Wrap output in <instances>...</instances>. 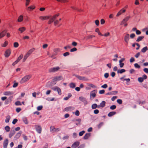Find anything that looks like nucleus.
I'll return each instance as SVG.
<instances>
[{
  "label": "nucleus",
  "instance_id": "nucleus-31",
  "mask_svg": "<svg viewBox=\"0 0 148 148\" xmlns=\"http://www.w3.org/2000/svg\"><path fill=\"white\" fill-rule=\"evenodd\" d=\"M29 56V55H28V54L26 53V54L24 56L23 58V62H25Z\"/></svg>",
  "mask_w": 148,
  "mask_h": 148
},
{
  "label": "nucleus",
  "instance_id": "nucleus-21",
  "mask_svg": "<svg viewBox=\"0 0 148 148\" xmlns=\"http://www.w3.org/2000/svg\"><path fill=\"white\" fill-rule=\"evenodd\" d=\"M6 32V31L4 30L0 33V39L5 35Z\"/></svg>",
  "mask_w": 148,
  "mask_h": 148
},
{
  "label": "nucleus",
  "instance_id": "nucleus-30",
  "mask_svg": "<svg viewBox=\"0 0 148 148\" xmlns=\"http://www.w3.org/2000/svg\"><path fill=\"white\" fill-rule=\"evenodd\" d=\"M30 3V0H25V6L26 7H27L29 4Z\"/></svg>",
  "mask_w": 148,
  "mask_h": 148
},
{
  "label": "nucleus",
  "instance_id": "nucleus-23",
  "mask_svg": "<svg viewBox=\"0 0 148 148\" xmlns=\"http://www.w3.org/2000/svg\"><path fill=\"white\" fill-rule=\"evenodd\" d=\"M26 29L25 27H22L19 28L18 29V30L21 33H22L25 31Z\"/></svg>",
  "mask_w": 148,
  "mask_h": 148
},
{
  "label": "nucleus",
  "instance_id": "nucleus-6",
  "mask_svg": "<svg viewBox=\"0 0 148 148\" xmlns=\"http://www.w3.org/2000/svg\"><path fill=\"white\" fill-rule=\"evenodd\" d=\"M147 78V76L144 74L143 76L142 77H139L138 78V81L140 82H143L144 79H146Z\"/></svg>",
  "mask_w": 148,
  "mask_h": 148
},
{
  "label": "nucleus",
  "instance_id": "nucleus-50",
  "mask_svg": "<svg viewBox=\"0 0 148 148\" xmlns=\"http://www.w3.org/2000/svg\"><path fill=\"white\" fill-rule=\"evenodd\" d=\"M77 50V49L76 48L74 47L70 50V51L71 52H73L75 51H76Z\"/></svg>",
  "mask_w": 148,
  "mask_h": 148
},
{
  "label": "nucleus",
  "instance_id": "nucleus-10",
  "mask_svg": "<svg viewBox=\"0 0 148 148\" xmlns=\"http://www.w3.org/2000/svg\"><path fill=\"white\" fill-rule=\"evenodd\" d=\"M125 11L126 10L124 9V8L122 9L117 13L116 15V16H119L120 15H121L123 13L125 12Z\"/></svg>",
  "mask_w": 148,
  "mask_h": 148
},
{
  "label": "nucleus",
  "instance_id": "nucleus-17",
  "mask_svg": "<svg viewBox=\"0 0 148 148\" xmlns=\"http://www.w3.org/2000/svg\"><path fill=\"white\" fill-rule=\"evenodd\" d=\"M130 18V16H127L121 22V24L122 25L124 23H126V22L128 21Z\"/></svg>",
  "mask_w": 148,
  "mask_h": 148
},
{
  "label": "nucleus",
  "instance_id": "nucleus-28",
  "mask_svg": "<svg viewBox=\"0 0 148 148\" xmlns=\"http://www.w3.org/2000/svg\"><path fill=\"white\" fill-rule=\"evenodd\" d=\"M116 113L115 112H110L108 114V116L109 117H111L116 114Z\"/></svg>",
  "mask_w": 148,
  "mask_h": 148
},
{
  "label": "nucleus",
  "instance_id": "nucleus-5",
  "mask_svg": "<svg viewBox=\"0 0 148 148\" xmlns=\"http://www.w3.org/2000/svg\"><path fill=\"white\" fill-rule=\"evenodd\" d=\"M52 89L54 91H57L59 95H61L62 94L61 89L58 86H55L52 88Z\"/></svg>",
  "mask_w": 148,
  "mask_h": 148
},
{
  "label": "nucleus",
  "instance_id": "nucleus-25",
  "mask_svg": "<svg viewBox=\"0 0 148 148\" xmlns=\"http://www.w3.org/2000/svg\"><path fill=\"white\" fill-rule=\"evenodd\" d=\"M76 76L79 80L83 81H86V79L84 77H81L78 75H76Z\"/></svg>",
  "mask_w": 148,
  "mask_h": 148
},
{
  "label": "nucleus",
  "instance_id": "nucleus-47",
  "mask_svg": "<svg viewBox=\"0 0 148 148\" xmlns=\"http://www.w3.org/2000/svg\"><path fill=\"white\" fill-rule=\"evenodd\" d=\"M85 133V131H82L81 132H80L79 134V136H82Z\"/></svg>",
  "mask_w": 148,
  "mask_h": 148
},
{
  "label": "nucleus",
  "instance_id": "nucleus-40",
  "mask_svg": "<svg viewBox=\"0 0 148 148\" xmlns=\"http://www.w3.org/2000/svg\"><path fill=\"white\" fill-rule=\"evenodd\" d=\"M5 130L7 132H9L10 130V128L8 126H5Z\"/></svg>",
  "mask_w": 148,
  "mask_h": 148
},
{
  "label": "nucleus",
  "instance_id": "nucleus-32",
  "mask_svg": "<svg viewBox=\"0 0 148 148\" xmlns=\"http://www.w3.org/2000/svg\"><path fill=\"white\" fill-rule=\"evenodd\" d=\"M23 57V54L20 55L19 57H18L17 60H16L18 62H19V61Z\"/></svg>",
  "mask_w": 148,
  "mask_h": 148
},
{
  "label": "nucleus",
  "instance_id": "nucleus-29",
  "mask_svg": "<svg viewBox=\"0 0 148 148\" xmlns=\"http://www.w3.org/2000/svg\"><path fill=\"white\" fill-rule=\"evenodd\" d=\"M87 86H88L90 88V87L92 88H96V86L92 84L88 83L87 84Z\"/></svg>",
  "mask_w": 148,
  "mask_h": 148
},
{
  "label": "nucleus",
  "instance_id": "nucleus-63",
  "mask_svg": "<svg viewBox=\"0 0 148 148\" xmlns=\"http://www.w3.org/2000/svg\"><path fill=\"white\" fill-rule=\"evenodd\" d=\"M110 33L109 32H107L105 33L103 35L105 37H107L110 36Z\"/></svg>",
  "mask_w": 148,
  "mask_h": 148
},
{
  "label": "nucleus",
  "instance_id": "nucleus-43",
  "mask_svg": "<svg viewBox=\"0 0 148 148\" xmlns=\"http://www.w3.org/2000/svg\"><path fill=\"white\" fill-rule=\"evenodd\" d=\"M15 104L16 106H21L22 105L21 102L19 101H16L15 102Z\"/></svg>",
  "mask_w": 148,
  "mask_h": 148
},
{
  "label": "nucleus",
  "instance_id": "nucleus-44",
  "mask_svg": "<svg viewBox=\"0 0 148 148\" xmlns=\"http://www.w3.org/2000/svg\"><path fill=\"white\" fill-rule=\"evenodd\" d=\"M19 46L18 43L16 42H15L14 43V47L15 48H17Z\"/></svg>",
  "mask_w": 148,
  "mask_h": 148
},
{
  "label": "nucleus",
  "instance_id": "nucleus-37",
  "mask_svg": "<svg viewBox=\"0 0 148 148\" xmlns=\"http://www.w3.org/2000/svg\"><path fill=\"white\" fill-rule=\"evenodd\" d=\"M15 134V132L14 131L13 132H11L9 134V137L11 138L12 136H13Z\"/></svg>",
  "mask_w": 148,
  "mask_h": 148
},
{
  "label": "nucleus",
  "instance_id": "nucleus-27",
  "mask_svg": "<svg viewBox=\"0 0 148 148\" xmlns=\"http://www.w3.org/2000/svg\"><path fill=\"white\" fill-rule=\"evenodd\" d=\"M8 42L7 40L5 41L3 43L1 44V46L2 47H5L8 44Z\"/></svg>",
  "mask_w": 148,
  "mask_h": 148
},
{
  "label": "nucleus",
  "instance_id": "nucleus-45",
  "mask_svg": "<svg viewBox=\"0 0 148 148\" xmlns=\"http://www.w3.org/2000/svg\"><path fill=\"white\" fill-rule=\"evenodd\" d=\"M116 106L114 105H112L110 107V109L112 110H114L116 109Z\"/></svg>",
  "mask_w": 148,
  "mask_h": 148
},
{
  "label": "nucleus",
  "instance_id": "nucleus-24",
  "mask_svg": "<svg viewBox=\"0 0 148 148\" xmlns=\"http://www.w3.org/2000/svg\"><path fill=\"white\" fill-rule=\"evenodd\" d=\"M61 20V18H60L59 20H56L54 21V24L55 26H57L58 24H59L60 21Z\"/></svg>",
  "mask_w": 148,
  "mask_h": 148
},
{
  "label": "nucleus",
  "instance_id": "nucleus-36",
  "mask_svg": "<svg viewBox=\"0 0 148 148\" xmlns=\"http://www.w3.org/2000/svg\"><path fill=\"white\" fill-rule=\"evenodd\" d=\"M97 108H98V105L96 103L93 104L92 105V109H95Z\"/></svg>",
  "mask_w": 148,
  "mask_h": 148
},
{
  "label": "nucleus",
  "instance_id": "nucleus-56",
  "mask_svg": "<svg viewBox=\"0 0 148 148\" xmlns=\"http://www.w3.org/2000/svg\"><path fill=\"white\" fill-rule=\"evenodd\" d=\"M75 113V115L77 116H78L79 115V112L78 110H76Z\"/></svg>",
  "mask_w": 148,
  "mask_h": 148
},
{
  "label": "nucleus",
  "instance_id": "nucleus-60",
  "mask_svg": "<svg viewBox=\"0 0 148 148\" xmlns=\"http://www.w3.org/2000/svg\"><path fill=\"white\" fill-rule=\"evenodd\" d=\"M72 45L73 46H76L77 45V43L75 42H73L72 43Z\"/></svg>",
  "mask_w": 148,
  "mask_h": 148
},
{
  "label": "nucleus",
  "instance_id": "nucleus-34",
  "mask_svg": "<svg viewBox=\"0 0 148 148\" xmlns=\"http://www.w3.org/2000/svg\"><path fill=\"white\" fill-rule=\"evenodd\" d=\"M144 38V37L143 36H139L137 38V40H136V42H138L142 40Z\"/></svg>",
  "mask_w": 148,
  "mask_h": 148
},
{
  "label": "nucleus",
  "instance_id": "nucleus-15",
  "mask_svg": "<svg viewBox=\"0 0 148 148\" xmlns=\"http://www.w3.org/2000/svg\"><path fill=\"white\" fill-rule=\"evenodd\" d=\"M13 94V92L12 91H7L4 92L3 95L6 96H11Z\"/></svg>",
  "mask_w": 148,
  "mask_h": 148
},
{
  "label": "nucleus",
  "instance_id": "nucleus-55",
  "mask_svg": "<svg viewBox=\"0 0 148 148\" xmlns=\"http://www.w3.org/2000/svg\"><path fill=\"white\" fill-rule=\"evenodd\" d=\"M70 53L69 52H66L64 53L63 54V56H69V55Z\"/></svg>",
  "mask_w": 148,
  "mask_h": 148
},
{
  "label": "nucleus",
  "instance_id": "nucleus-62",
  "mask_svg": "<svg viewBox=\"0 0 148 148\" xmlns=\"http://www.w3.org/2000/svg\"><path fill=\"white\" fill-rule=\"evenodd\" d=\"M55 128L53 126H51L50 127V131H53V132L55 129Z\"/></svg>",
  "mask_w": 148,
  "mask_h": 148
},
{
  "label": "nucleus",
  "instance_id": "nucleus-46",
  "mask_svg": "<svg viewBox=\"0 0 148 148\" xmlns=\"http://www.w3.org/2000/svg\"><path fill=\"white\" fill-rule=\"evenodd\" d=\"M95 23L96 25L98 26L99 24V21L98 20H97L95 21Z\"/></svg>",
  "mask_w": 148,
  "mask_h": 148
},
{
  "label": "nucleus",
  "instance_id": "nucleus-18",
  "mask_svg": "<svg viewBox=\"0 0 148 148\" xmlns=\"http://www.w3.org/2000/svg\"><path fill=\"white\" fill-rule=\"evenodd\" d=\"M8 139H7L4 141L3 143V147L4 148H7L8 144Z\"/></svg>",
  "mask_w": 148,
  "mask_h": 148
},
{
  "label": "nucleus",
  "instance_id": "nucleus-61",
  "mask_svg": "<svg viewBox=\"0 0 148 148\" xmlns=\"http://www.w3.org/2000/svg\"><path fill=\"white\" fill-rule=\"evenodd\" d=\"M104 92L105 90H100L99 92V93L101 94H104Z\"/></svg>",
  "mask_w": 148,
  "mask_h": 148
},
{
  "label": "nucleus",
  "instance_id": "nucleus-33",
  "mask_svg": "<svg viewBox=\"0 0 148 148\" xmlns=\"http://www.w3.org/2000/svg\"><path fill=\"white\" fill-rule=\"evenodd\" d=\"M125 71V70L124 69H122L120 70H118L117 71L118 73H122Z\"/></svg>",
  "mask_w": 148,
  "mask_h": 148
},
{
  "label": "nucleus",
  "instance_id": "nucleus-22",
  "mask_svg": "<svg viewBox=\"0 0 148 148\" xmlns=\"http://www.w3.org/2000/svg\"><path fill=\"white\" fill-rule=\"evenodd\" d=\"M34 50L35 49L34 48H32L29 50L26 53L29 56L34 51Z\"/></svg>",
  "mask_w": 148,
  "mask_h": 148
},
{
  "label": "nucleus",
  "instance_id": "nucleus-57",
  "mask_svg": "<svg viewBox=\"0 0 148 148\" xmlns=\"http://www.w3.org/2000/svg\"><path fill=\"white\" fill-rule=\"evenodd\" d=\"M18 121V120L17 119H14L12 122V123L13 124H15V123L17 122Z\"/></svg>",
  "mask_w": 148,
  "mask_h": 148
},
{
  "label": "nucleus",
  "instance_id": "nucleus-51",
  "mask_svg": "<svg viewBox=\"0 0 148 148\" xmlns=\"http://www.w3.org/2000/svg\"><path fill=\"white\" fill-rule=\"evenodd\" d=\"M43 107L42 106H38L37 108V109L38 110H40L42 109Z\"/></svg>",
  "mask_w": 148,
  "mask_h": 148
},
{
  "label": "nucleus",
  "instance_id": "nucleus-59",
  "mask_svg": "<svg viewBox=\"0 0 148 148\" xmlns=\"http://www.w3.org/2000/svg\"><path fill=\"white\" fill-rule=\"evenodd\" d=\"M117 102L119 104H121L122 103V101L121 99H118L117 100Z\"/></svg>",
  "mask_w": 148,
  "mask_h": 148
},
{
  "label": "nucleus",
  "instance_id": "nucleus-38",
  "mask_svg": "<svg viewBox=\"0 0 148 148\" xmlns=\"http://www.w3.org/2000/svg\"><path fill=\"white\" fill-rule=\"evenodd\" d=\"M95 32L98 33L99 35L101 36H103V35L102 34H101V33L100 32L98 28H97L96 29Z\"/></svg>",
  "mask_w": 148,
  "mask_h": 148
},
{
  "label": "nucleus",
  "instance_id": "nucleus-20",
  "mask_svg": "<svg viewBox=\"0 0 148 148\" xmlns=\"http://www.w3.org/2000/svg\"><path fill=\"white\" fill-rule=\"evenodd\" d=\"M23 16L22 15H20L18 17L17 21L18 22H21L23 21Z\"/></svg>",
  "mask_w": 148,
  "mask_h": 148
},
{
  "label": "nucleus",
  "instance_id": "nucleus-49",
  "mask_svg": "<svg viewBox=\"0 0 148 148\" xmlns=\"http://www.w3.org/2000/svg\"><path fill=\"white\" fill-rule=\"evenodd\" d=\"M134 66L136 68H140V66L137 63H135L134 64Z\"/></svg>",
  "mask_w": 148,
  "mask_h": 148
},
{
  "label": "nucleus",
  "instance_id": "nucleus-3",
  "mask_svg": "<svg viewBox=\"0 0 148 148\" xmlns=\"http://www.w3.org/2000/svg\"><path fill=\"white\" fill-rule=\"evenodd\" d=\"M62 77L61 76H57L54 77L52 79V82L54 83V84H56V82L62 80Z\"/></svg>",
  "mask_w": 148,
  "mask_h": 148
},
{
  "label": "nucleus",
  "instance_id": "nucleus-52",
  "mask_svg": "<svg viewBox=\"0 0 148 148\" xmlns=\"http://www.w3.org/2000/svg\"><path fill=\"white\" fill-rule=\"evenodd\" d=\"M100 22L101 24L103 25L105 23V21L104 19H102L101 20Z\"/></svg>",
  "mask_w": 148,
  "mask_h": 148
},
{
  "label": "nucleus",
  "instance_id": "nucleus-53",
  "mask_svg": "<svg viewBox=\"0 0 148 148\" xmlns=\"http://www.w3.org/2000/svg\"><path fill=\"white\" fill-rule=\"evenodd\" d=\"M11 102L10 100H6L4 102V103L5 105H7L8 104L10 103Z\"/></svg>",
  "mask_w": 148,
  "mask_h": 148
},
{
  "label": "nucleus",
  "instance_id": "nucleus-8",
  "mask_svg": "<svg viewBox=\"0 0 148 148\" xmlns=\"http://www.w3.org/2000/svg\"><path fill=\"white\" fill-rule=\"evenodd\" d=\"M11 53V50L10 49L7 50L5 52L4 56L5 57H8Z\"/></svg>",
  "mask_w": 148,
  "mask_h": 148
},
{
  "label": "nucleus",
  "instance_id": "nucleus-2",
  "mask_svg": "<svg viewBox=\"0 0 148 148\" xmlns=\"http://www.w3.org/2000/svg\"><path fill=\"white\" fill-rule=\"evenodd\" d=\"M31 77V76L29 75H27L24 76L22 78L20 81L21 84L23 83L28 80Z\"/></svg>",
  "mask_w": 148,
  "mask_h": 148
},
{
  "label": "nucleus",
  "instance_id": "nucleus-26",
  "mask_svg": "<svg viewBox=\"0 0 148 148\" xmlns=\"http://www.w3.org/2000/svg\"><path fill=\"white\" fill-rule=\"evenodd\" d=\"M90 133H88L86 134L84 137V139H87L90 136Z\"/></svg>",
  "mask_w": 148,
  "mask_h": 148
},
{
  "label": "nucleus",
  "instance_id": "nucleus-54",
  "mask_svg": "<svg viewBox=\"0 0 148 148\" xmlns=\"http://www.w3.org/2000/svg\"><path fill=\"white\" fill-rule=\"evenodd\" d=\"M102 88H106L108 87V85L106 84H105L101 86Z\"/></svg>",
  "mask_w": 148,
  "mask_h": 148
},
{
  "label": "nucleus",
  "instance_id": "nucleus-4",
  "mask_svg": "<svg viewBox=\"0 0 148 148\" xmlns=\"http://www.w3.org/2000/svg\"><path fill=\"white\" fill-rule=\"evenodd\" d=\"M60 68L59 66L55 67H53L49 69V72H55L58 71Z\"/></svg>",
  "mask_w": 148,
  "mask_h": 148
},
{
  "label": "nucleus",
  "instance_id": "nucleus-1",
  "mask_svg": "<svg viewBox=\"0 0 148 148\" xmlns=\"http://www.w3.org/2000/svg\"><path fill=\"white\" fill-rule=\"evenodd\" d=\"M60 14L59 13H57L54 15L52 16H50L49 21L48 23V24H50L52 23L55 20H56L57 17L59 16Z\"/></svg>",
  "mask_w": 148,
  "mask_h": 148
},
{
  "label": "nucleus",
  "instance_id": "nucleus-12",
  "mask_svg": "<svg viewBox=\"0 0 148 148\" xmlns=\"http://www.w3.org/2000/svg\"><path fill=\"white\" fill-rule=\"evenodd\" d=\"M97 91V90H94L92 91L90 93V96L92 97L93 98L95 97L96 96Z\"/></svg>",
  "mask_w": 148,
  "mask_h": 148
},
{
  "label": "nucleus",
  "instance_id": "nucleus-19",
  "mask_svg": "<svg viewBox=\"0 0 148 148\" xmlns=\"http://www.w3.org/2000/svg\"><path fill=\"white\" fill-rule=\"evenodd\" d=\"M36 131L39 133H40L41 132L42 129L41 127L38 125L36 126Z\"/></svg>",
  "mask_w": 148,
  "mask_h": 148
},
{
  "label": "nucleus",
  "instance_id": "nucleus-39",
  "mask_svg": "<svg viewBox=\"0 0 148 148\" xmlns=\"http://www.w3.org/2000/svg\"><path fill=\"white\" fill-rule=\"evenodd\" d=\"M10 116H8L5 120V122L6 123H8L10 119Z\"/></svg>",
  "mask_w": 148,
  "mask_h": 148
},
{
  "label": "nucleus",
  "instance_id": "nucleus-7",
  "mask_svg": "<svg viewBox=\"0 0 148 148\" xmlns=\"http://www.w3.org/2000/svg\"><path fill=\"white\" fill-rule=\"evenodd\" d=\"M36 7L34 5H31L29 6H27L26 8V10L27 11H31L32 10L34 9Z\"/></svg>",
  "mask_w": 148,
  "mask_h": 148
},
{
  "label": "nucleus",
  "instance_id": "nucleus-42",
  "mask_svg": "<svg viewBox=\"0 0 148 148\" xmlns=\"http://www.w3.org/2000/svg\"><path fill=\"white\" fill-rule=\"evenodd\" d=\"M21 132H19L15 136L16 138H18L21 136Z\"/></svg>",
  "mask_w": 148,
  "mask_h": 148
},
{
  "label": "nucleus",
  "instance_id": "nucleus-48",
  "mask_svg": "<svg viewBox=\"0 0 148 148\" xmlns=\"http://www.w3.org/2000/svg\"><path fill=\"white\" fill-rule=\"evenodd\" d=\"M21 110V109L20 108H17L16 109V111L18 113Z\"/></svg>",
  "mask_w": 148,
  "mask_h": 148
},
{
  "label": "nucleus",
  "instance_id": "nucleus-41",
  "mask_svg": "<svg viewBox=\"0 0 148 148\" xmlns=\"http://www.w3.org/2000/svg\"><path fill=\"white\" fill-rule=\"evenodd\" d=\"M70 86L71 88H73L75 87V84L73 83H71L70 84Z\"/></svg>",
  "mask_w": 148,
  "mask_h": 148
},
{
  "label": "nucleus",
  "instance_id": "nucleus-64",
  "mask_svg": "<svg viewBox=\"0 0 148 148\" xmlns=\"http://www.w3.org/2000/svg\"><path fill=\"white\" fill-rule=\"evenodd\" d=\"M117 96H113V97H112V98H111V100L112 101H114L117 98Z\"/></svg>",
  "mask_w": 148,
  "mask_h": 148
},
{
  "label": "nucleus",
  "instance_id": "nucleus-13",
  "mask_svg": "<svg viewBox=\"0 0 148 148\" xmlns=\"http://www.w3.org/2000/svg\"><path fill=\"white\" fill-rule=\"evenodd\" d=\"M129 39V35L128 34H126L125 36L124 40L127 44L128 43Z\"/></svg>",
  "mask_w": 148,
  "mask_h": 148
},
{
  "label": "nucleus",
  "instance_id": "nucleus-58",
  "mask_svg": "<svg viewBox=\"0 0 148 148\" xmlns=\"http://www.w3.org/2000/svg\"><path fill=\"white\" fill-rule=\"evenodd\" d=\"M99 110L97 109L95 110L94 111V113L95 114H98L99 113Z\"/></svg>",
  "mask_w": 148,
  "mask_h": 148
},
{
  "label": "nucleus",
  "instance_id": "nucleus-16",
  "mask_svg": "<svg viewBox=\"0 0 148 148\" xmlns=\"http://www.w3.org/2000/svg\"><path fill=\"white\" fill-rule=\"evenodd\" d=\"M106 102L105 101H102L99 105H98V108L104 107L105 106Z\"/></svg>",
  "mask_w": 148,
  "mask_h": 148
},
{
  "label": "nucleus",
  "instance_id": "nucleus-14",
  "mask_svg": "<svg viewBox=\"0 0 148 148\" xmlns=\"http://www.w3.org/2000/svg\"><path fill=\"white\" fill-rule=\"evenodd\" d=\"M74 109V108L69 106L63 110L64 111L68 112L70 111L73 110Z\"/></svg>",
  "mask_w": 148,
  "mask_h": 148
},
{
  "label": "nucleus",
  "instance_id": "nucleus-9",
  "mask_svg": "<svg viewBox=\"0 0 148 148\" xmlns=\"http://www.w3.org/2000/svg\"><path fill=\"white\" fill-rule=\"evenodd\" d=\"M49 18L50 16H40L39 18L42 21H44L48 19Z\"/></svg>",
  "mask_w": 148,
  "mask_h": 148
},
{
  "label": "nucleus",
  "instance_id": "nucleus-35",
  "mask_svg": "<svg viewBox=\"0 0 148 148\" xmlns=\"http://www.w3.org/2000/svg\"><path fill=\"white\" fill-rule=\"evenodd\" d=\"M147 50H148L147 47H145L141 49V51L143 53H145Z\"/></svg>",
  "mask_w": 148,
  "mask_h": 148
},
{
  "label": "nucleus",
  "instance_id": "nucleus-11",
  "mask_svg": "<svg viewBox=\"0 0 148 148\" xmlns=\"http://www.w3.org/2000/svg\"><path fill=\"white\" fill-rule=\"evenodd\" d=\"M80 143L79 141H76L74 142L71 145L72 148H76L79 145Z\"/></svg>",
  "mask_w": 148,
  "mask_h": 148
}]
</instances>
